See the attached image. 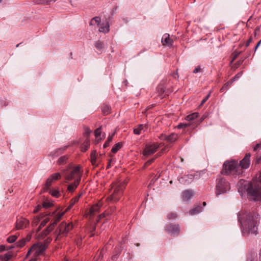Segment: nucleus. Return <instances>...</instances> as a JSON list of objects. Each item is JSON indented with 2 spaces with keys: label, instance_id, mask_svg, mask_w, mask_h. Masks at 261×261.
I'll return each mask as SVG.
<instances>
[{
  "label": "nucleus",
  "instance_id": "obj_7",
  "mask_svg": "<svg viewBox=\"0 0 261 261\" xmlns=\"http://www.w3.org/2000/svg\"><path fill=\"white\" fill-rule=\"evenodd\" d=\"M230 189V186L228 182L223 178H221L218 181L216 186V194L217 195L225 193Z\"/></svg>",
  "mask_w": 261,
  "mask_h": 261
},
{
  "label": "nucleus",
  "instance_id": "obj_62",
  "mask_svg": "<svg viewBox=\"0 0 261 261\" xmlns=\"http://www.w3.org/2000/svg\"><path fill=\"white\" fill-rule=\"evenodd\" d=\"M154 160V159H151V160H148L147 162H146V164H151V163H152L153 162V161Z\"/></svg>",
  "mask_w": 261,
  "mask_h": 261
},
{
  "label": "nucleus",
  "instance_id": "obj_58",
  "mask_svg": "<svg viewBox=\"0 0 261 261\" xmlns=\"http://www.w3.org/2000/svg\"><path fill=\"white\" fill-rule=\"evenodd\" d=\"M252 38H250L247 42H246V46L247 47L249 46V45L250 44V43L252 42Z\"/></svg>",
  "mask_w": 261,
  "mask_h": 261
},
{
  "label": "nucleus",
  "instance_id": "obj_40",
  "mask_svg": "<svg viewBox=\"0 0 261 261\" xmlns=\"http://www.w3.org/2000/svg\"><path fill=\"white\" fill-rule=\"evenodd\" d=\"M93 21H95V23H96L98 25L101 21V19L99 17H95L93 18L92 20L90 22V25H92Z\"/></svg>",
  "mask_w": 261,
  "mask_h": 261
},
{
  "label": "nucleus",
  "instance_id": "obj_23",
  "mask_svg": "<svg viewBox=\"0 0 261 261\" xmlns=\"http://www.w3.org/2000/svg\"><path fill=\"white\" fill-rule=\"evenodd\" d=\"M95 48L100 52H102L104 48V44L102 42L98 40L95 43Z\"/></svg>",
  "mask_w": 261,
  "mask_h": 261
},
{
  "label": "nucleus",
  "instance_id": "obj_12",
  "mask_svg": "<svg viewBox=\"0 0 261 261\" xmlns=\"http://www.w3.org/2000/svg\"><path fill=\"white\" fill-rule=\"evenodd\" d=\"M250 154H246L244 159L240 161V165L239 166L242 171L243 169H246L249 167L250 163Z\"/></svg>",
  "mask_w": 261,
  "mask_h": 261
},
{
  "label": "nucleus",
  "instance_id": "obj_42",
  "mask_svg": "<svg viewBox=\"0 0 261 261\" xmlns=\"http://www.w3.org/2000/svg\"><path fill=\"white\" fill-rule=\"evenodd\" d=\"M25 239H22V240H20L19 241H18L17 243V246L18 247H23L25 245Z\"/></svg>",
  "mask_w": 261,
  "mask_h": 261
},
{
  "label": "nucleus",
  "instance_id": "obj_38",
  "mask_svg": "<svg viewBox=\"0 0 261 261\" xmlns=\"http://www.w3.org/2000/svg\"><path fill=\"white\" fill-rule=\"evenodd\" d=\"M102 111L105 115H108L110 111V108L108 106H105L102 109Z\"/></svg>",
  "mask_w": 261,
  "mask_h": 261
},
{
  "label": "nucleus",
  "instance_id": "obj_22",
  "mask_svg": "<svg viewBox=\"0 0 261 261\" xmlns=\"http://www.w3.org/2000/svg\"><path fill=\"white\" fill-rule=\"evenodd\" d=\"M97 160L98 158L96 155V151L94 150L91 153V162L92 164L94 166H97L98 165L97 163Z\"/></svg>",
  "mask_w": 261,
  "mask_h": 261
},
{
  "label": "nucleus",
  "instance_id": "obj_55",
  "mask_svg": "<svg viewBox=\"0 0 261 261\" xmlns=\"http://www.w3.org/2000/svg\"><path fill=\"white\" fill-rule=\"evenodd\" d=\"M258 148H261V142L260 143L257 144L254 147L253 149L254 151H256Z\"/></svg>",
  "mask_w": 261,
  "mask_h": 261
},
{
  "label": "nucleus",
  "instance_id": "obj_17",
  "mask_svg": "<svg viewBox=\"0 0 261 261\" xmlns=\"http://www.w3.org/2000/svg\"><path fill=\"white\" fill-rule=\"evenodd\" d=\"M102 206V202L99 201L98 203L95 204L90 210V213L91 215H94L97 212H98Z\"/></svg>",
  "mask_w": 261,
  "mask_h": 261
},
{
  "label": "nucleus",
  "instance_id": "obj_44",
  "mask_svg": "<svg viewBox=\"0 0 261 261\" xmlns=\"http://www.w3.org/2000/svg\"><path fill=\"white\" fill-rule=\"evenodd\" d=\"M232 83V81H230L229 82H228L227 83H226L224 86L223 87L221 88V91H222L224 89H227L228 86L229 85H230V84H231Z\"/></svg>",
  "mask_w": 261,
  "mask_h": 261
},
{
  "label": "nucleus",
  "instance_id": "obj_49",
  "mask_svg": "<svg viewBox=\"0 0 261 261\" xmlns=\"http://www.w3.org/2000/svg\"><path fill=\"white\" fill-rule=\"evenodd\" d=\"M61 150V149H59L57 150H54L50 152L49 154V156H54L56 155V153H57L59 151Z\"/></svg>",
  "mask_w": 261,
  "mask_h": 261
},
{
  "label": "nucleus",
  "instance_id": "obj_52",
  "mask_svg": "<svg viewBox=\"0 0 261 261\" xmlns=\"http://www.w3.org/2000/svg\"><path fill=\"white\" fill-rule=\"evenodd\" d=\"M205 118H206V116H205L204 115H203L201 118H200V119L199 120V122L198 123H196V124L195 125V126L196 127L199 124L201 123L204 120V119Z\"/></svg>",
  "mask_w": 261,
  "mask_h": 261
},
{
  "label": "nucleus",
  "instance_id": "obj_30",
  "mask_svg": "<svg viewBox=\"0 0 261 261\" xmlns=\"http://www.w3.org/2000/svg\"><path fill=\"white\" fill-rule=\"evenodd\" d=\"M110 31L109 25L107 24L105 26L100 27L99 29V31L102 33H108Z\"/></svg>",
  "mask_w": 261,
  "mask_h": 261
},
{
  "label": "nucleus",
  "instance_id": "obj_25",
  "mask_svg": "<svg viewBox=\"0 0 261 261\" xmlns=\"http://www.w3.org/2000/svg\"><path fill=\"white\" fill-rule=\"evenodd\" d=\"M44 215L43 214H41L39 216H36L33 220L32 225L33 226H36L38 225L41 219L44 217Z\"/></svg>",
  "mask_w": 261,
  "mask_h": 261
},
{
  "label": "nucleus",
  "instance_id": "obj_2",
  "mask_svg": "<svg viewBox=\"0 0 261 261\" xmlns=\"http://www.w3.org/2000/svg\"><path fill=\"white\" fill-rule=\"evenodd\" d=\"M244 189L247 191L248 196L252 200H261V173L258 178V181L246 183Z\"/></svg>",
  "mask_w": 261,
  "mask_h": 261
},
{
  "label": "nucleus",
  "instance_id": "obj_3",
  "mask_svg": "<svg viewBox=\"0 0 261 261\" xmlns=\"http://www.w3.org/2000/svg\"><path fill=\"white\" fill-rule=\"evenodd\" d=\"M125 186V183L124 181H119L113 183L110 191V195L108 198V200L112 202L118 201L122 195Z\"/></svg>",
  "mask_w": 261,
  "mask_h": 261
},
{
  "label": "nucleus",
  "instance_id": "obj_51",
  "mask_svg": "<svg viewBox=\"0 0 261 261\" xmlns=\"http://www.w3.org/2000/svg\"><path fill=\"white\" fill-rule=\"evenodd\" d=\"M176 217V215L175 213H171L168 214V218L169 219H174Z\"/></svg>",
  "mask_w": 261,
  "mask_h": 261
},
{
  "label": "nucleus",
  "instance_id": "obj_13",
  "mask_svg": "<svg viewBox=\"0 0 261 261\" xmlns=\"http://www.w3.org/2000/svg\"><path fill=\"white\" fill-rule=\"evenodd\" d=\"M29 221L24 218H20L17 220L16 227L17 229H21L25 228L29 224Z\"/></svg>",
  "mask_w": 261,
  "mask_h": 261
},
{
  "label": "nucleus",
  "instance_id": "obj_6",
  "mask_svg": "<svg viewBox=\"0 0 261 261\" xmlns=\"http://www.w3.org/2000/svg\"><path fill=\"white\" fill-rule=\"evenodd\" d=\"M47 244L46 243L34 244L29 250L27 255L33 254L34 256H37L42 253L47 248Z\"/></svg>",
  "mask_w": 261,
  "mask_h": 261
},
{
  "label": "nucleus",
  "instance_id": "obj_35",
  "mask_svg": "<svg viewBox=\"0 0 261 261\" xmlns=\"http://www.w3.org/2000/svg\"><path fill=\"white\" fill-rule=\"evenodd\" d=\"M68 159V156L67 155H64L61 156L58 160V163L60 165L64 164L66 163V160Z\"/></svg>",
  "mask_w": 261,
  "mask_h": 261
},
{
  "label": "nucleus",
  "instance_id": "obj_63",
  "mask_svg": "<svg viewBox=\"0 0 261 261\" xmlns=\"http://www.w3.org/2000/svg\"><path fill=\"white\" fill-rule=\"evenodd\" d=\"M37 259L36 258H32L30 261H36Z\"/></svg>",
  "mask_w": 261,
  "mask_h": 261
},
{
  "label": "nucleus",
  "instance_id": "obj_24",
  "mask_svg": "<svg viewBox=\"0 0 261 261\" xmlns=\"http://www.w3.org/2000/svg\"><path fill=\"white\" fill-rule=\"evenodd\" d=\"M90 146V140L87 138L85 141L83 143L81 146V149L82 151H86Z\"/></svg>",
  "mask_w": 261,
  "mask_h": 261
},
{
  "label": "nucleus",
  "instance_id": "obj_53",
  "mask_svg": "<svg viewBox=\"0 0 261 261\" xmlns=\"http://www.w3.org/2000/svg\"><path fill=\"white\" fill-rule=\"evenodd\" d=\"M41 206L40 205H37L34 209V213H37L38 212H39L40 211V210L41 209Z\"/></svg>",
  "mask_w": 261,
  "mask_h": 261
},
{
  "label": "nucleus",
  "instance_id": "obj_46",
  "mask_svg": "<svg viewBox=\"0 0 261 261\" xmlns=\"http://www.w3.org/2000/svg\"><path fill=\"white\" fill-rule=\"evenodd\" d=\"M241 54L240 51H234L233 53V57L232 59L231 62H232Z\"/></svg>",
  "mask_w": 261,
  "mask_h": 261
},
{
  "label": "nucleus",
  "instance_id": "obj_9",
  "mask_svg": "<svg viewBox=\"0 0 261 261\" xmlns=\"http://www.w3.org/2000/svg\"><path fill=\"white\" fill-rule=\"evenodd\" d=\"M159 147V146L153 144H147L143 151V155L148 157L152 154L154 153Z\"/></svg>",
  "mask_w": 261,
  "mask_h": 261
},
{
  "label": "nucleus",
  "instance_id": "obj_56",
  "mask_svg": "<svg viewBox=\"0 0 261 261\" xmlns=\"http://www.w3.org/2000/svg\"><path fill=\"white\" fill-rule=\"evenodd\" d=\"M75 202L73 199H72L70 201V204L68 206L67 209H70L71 207L73 206V205L75 204Z\"/></svg>",
  "mask_w": 261,
  "mask_h": 261
},
{
  "label": "nucleus",
  "instance_id": "obj_21",
  "mask_svg": "<svg viewBox=\"0 0 261 261\" xmlns=\"http://www.w3.org/2000/svg\"><path fill=\"white\" fill-rule=\"evenodd\" d=\"M177 134L175 133H172L170 135L167 136L166 141H167L168 142L172 143L175 142L177 139Z\"/></svg>",
  "mask_w": 261,
  "mask_h": 261
},
{
  "label": "nucleus",
  "instance_id": "obj_11",
  "mask_svg": "<svg viewBox=\"0 0 261 261\" xmlns=\"http://www.w3.org/2000/svg\"><path fill=\"white\" fill-rule=\"evenodd\" d=\"M61 177V175L59 173H56L51 175L46 180L45 186L43 189V192L47 191L53 181L59 179Z\"/></svg>",
  "mask_w": 261,
  "mask_h": 261
},
{
  "label": "nucleus",
  "instance_id": "obj_19",
  "mask_svg": "<svg viewBox=\"0 0 261 261\" xmlns=\"http://www.w3.org/2000/svg\"><path fill=\"white\" fill-rule=\"evenodd\" d=\"M202 211V207L198 205L193 207L192 210H191L189 212V213L191 215H195L199 214Z\"/></svg>",
  "mask_w": 261,
  "mask_h": 261
},
{
  "label": "nucleus",
  "instance_id": "obj_16",
  "mask_svg": "<svg viewBox=\"0 0 261 261\" xmlns=\"http://www.w3.org/2000/svg\"><path fill=\"white\" fill-rule=\"evenodd\" d=\"M194 176L193 175L190 174L188 175H186L184 177H181L179 179V181L180 183H187L190 184L194 179Z\"/></svg>",
  "mask_w": 261,
  "mask_h": 261
},
{
  "label": "nucleus",
  "instance_id": "obj_27",
  "mask_svg": "<svg viewBox=\"0 0 261 261\" xmlns=\"http://www.w3.org/2000/svg\"><path fill=\"white\" fill-rule=\"evenodd\" d=\"M158 91L161 98L164 97L163 94L166 92V88L164 85H161L158 87Z\"/></svg>",
  "mask_w": 261,
  "mask_h": 261
},
{
  "label": "nucleus",
  "instance_id": "obj_28",
  "mask_svg": "<svg viewBox=\"0 0 261 261\" xmlns=\"http://www.w3.org/2000/svg\"><path fill=\"white\" fill-rule=\"evenodd\" d=\"M80 181H74L73 184H71L68 186V190L70 192H73L77 187L79 184Z\"/></svg>",
  "mask_w": 261,
  "mask_h": 261
},
{
  "label": "nucleus",
  "instance_id": "obj_54",
  "mask_svg": "<svg viewBox=\"0 0 261 261\" xmlns=\"http://www.w3.org/2000/svg\"><path fill=\"white\" fill-rule=\"evenodd\" d=\"M121 251V249H120V250L116 254L114 255L112 257V259L113 260H116V259L117 258V255L120 253Z\"/></svg>",
  "mask_w": 261,
  "mask_h": 261
},
{
  "label": "nucleus",
  "instance_id": "obj_26",
  "mask_svg": "<svg viewBox=\"0 0 261 261\" xmlns=\"http://www.w3.org/2000/svg\"><path fill=\"white\" fill-rule=\"evenodd\" d=\"M194 125V122H190L189 121H188V122L187 123H179L177 126V127L178 128H186V127H190V126H192Z\"/></svg>",
  "mask_w": 261,
  "mask_h": 261
},
{
  "label": "nucleus",
  "instance_id": "obj_10",
  "mask_svg": "<svg viewBox=\"0 0 261 261\" xmlns=\"http://www.w3.org/2000/svg\"><path fill=\"white\" fill-rule=\"evenodd\" d=\"M64 213H62L61 214H58L56 216L55 218V220L54 222L51 224L49 226H48L42 232V235L44 236H47L50 232L52 231L55 226L56 225L57 223L60 220L61 217L63 216Z\"/></svg>",
  "mask_w": 261,
  "mask_h": 261
},
{
  "label": "nucleus",
  "instance_id": "obj_59",
  "mask_svg": "<svg viewBox=\"0 0 261 261\" xmlns=\"http://www.w3.org/2000/svg\"><path fill=\"white\" fill-rule=\"evenodd\" d=\"M81 196V194H80V195H78L77 196L75 197H74V198H73L72 199H73L74 201H75V202H77V201L79 200V198H80V196Z\"/></svg>",
  "mask_w": 261,
  "mask_h": 261
},
{
  "label": "nucleus",
  "instance_id": "obj_50",
  "mask_svg": "<svg viewBox=\"0 0 261 261\" xmlns=\"http://www.w3.org/2000/svg\"><path fill=\"white\" fill-rule=\"evenodd\" d=\"M210 96V93L203 99V100H202V101L201 102V105H202L203 103H204L207 101V100L208 99Z\"/></svg>",
  "mask_w": 261,
  "mask_h": 261
},
{
  "label": "nucleus",
  "instance_id": "obj_64",
  "mask_svg": "<svg viewBox=\"0 0 261 261\" xmlns=\"http://www.w3.org/2000/svg\"><path fill=\"white\" fill-rule=\"evenodd\" d=\"M259 261H261V250H260V252L259 253Z\"/></svg>",
  "mask_w": 261,
  "mask_h": 261
},
{
  "label": "nucleus",
  "instance_id": "obj_34",
  "mask_svg": "<svg viewBox=\"0 0 261 261\" xmlns=\"http://www.w3.org/2000/svg\"><path fill=\"white\" fill-rule=\"evenodd\" d=\"M49 221V219L48 218H45L44 220H43L41 223H40V225L39 226V227L38 228L37 230V231H40V230L41 229V228L44 226Z\"/></svg>",
  "mask_w": 261,
  "mask_h": 261
},
{
  "label": "nucleus",
  "instance_id": "obj_20",
  "mask_svg": "<svg viewBox=\"0 0 261 261\" xmlns=\"http://www.w3.org/2000/svg\"><path fill=\"white\" fill-rule=\"evenodd\" d=\"M193 195V192L190 190H187L183 193V199L185 200H188Z\"/></svg>",
  "mask_w": 261,
  "mask_h": 261
},
{
  "label": "nucleus",
  "instance_id": "obj_32",
  "mask_svg": "<svg viewBox=\"0 0 261 261\" xmlns=\"http://www.w3.org/2000/svg\"><path fill=\"white\" fill-rule=\"evenodd\" d=\"M144 129V126L142 124H140L138 126L137 128H136L134 130V132L136 135H139L141 134V132L142 130Z\"/></svg>",
  "mask_w": 261,
  "mask_h": 261
},
{
  "label": "nucleus",
  "instance_id": "obj_8",
  "mask_svg": "<svg viewBox=\"0 0 261 261\" xmlns=\"http://www.w3.org/2000/svg\"><path fill=\"white\" fill-rule=\"evenodd\" d=\"M73 228V225L71 223H67L63 222L58 227L57 232L59 235L63 234L66 236L68 232Z\"/></svg>",
  "mask_w": 261,
  "mask_h": 261
},
{
  "label": "nucleus",
  "instance_id": "obj_31",
  "mask_svg": "<svg viewBox=\"0 0 261 261\" xmlns=\"http://www.w3.org/2000/svg\"><path fill=\"white\" fill-rule=\"evenodd\" d=\"M121 144L120 143H117L114 145V146L112 148L111 151L113 153H116L121 148Z\"/></svg>",
  "mask_w": 261,
  "mask_h": 261
},
{
  "label": "nucleus",
  "instance_id": "obj_61",
  "mask_svg": "<svg viewBox=\"0 0 261 261\" xmlns=\"http://www.w3.org/2000/svg\"><path fill=\"white\" fill-rule=\"evenodd\" d=\"M260 43H261V40L257 43L256 45L255 46V50H256L257 49V48L260 45Z\"/></svg>",
  "mask_w": 261,
  "mask_h": 261
},
{
  "label": "nucleus",
  "instance_id": "obj_33",
  "mask_svg": "<svg viewBox=\"0 0 261 261\" xmlns=\"http://www.w3.org/2000/svg\"><path fill=\"white\" fill-rule=\"evenodd\" d=\"M13 254L10 252L6 253L2 258V261H8L12 257Z\"/></svg>",
  "mask_w": 261,
  "mask_h": 261
},
{
  "label": "nucleus",
  "instance_id": "obj_43",
  "mask_svg": "<svg viewBox=\"0 0 261 261\" xmlns=\"http://www.w3.org/2000/svg\"><path fill=\"white\" fill-rule=\"evenodd\" d=\"M52 205H53V203H50L49 202L45 201V202H44L43 203V207L45 208H47L48 207H50Z\"/></svg>",
  "mask_w": 261,
  "mask_h": 261
},
{
  "label": "nucleus",
  "instance_id": "obj_45",
  "mask_svg": "<svg viewBox=\"0 0 261 261\" xmlns=\"http://www.w3.org/2000/svg\"><path fill=\"white\" fill-rule=\"evenodd\" d=\"M201 71L202 69L201 68V67L200 66H198L194 69L193 72L194 73H197L198 72H201Z\"/></svg>",
  "mask_w": 261,
  "mask_h": 261
},
{
  "label": "nucleus",
  "instance_id": "obj_1",
  "mask_svg": "<svg viewBox=\"0 0 261 261\" xmlns=\"http://www.w3.org/2000/svg\"><path fill=\"white\" fill-rule=\"evenodd\" d=\"M258 215L248 212H241L238 214V220L241 223L242 232L244 236L257 234Z\"/></svg>",
  "mask_w": 261,
  "mask_h": 261
},
{
  "label": "nucleus",
  "instance_id": "obj_37",
  "mask_svg": "<svg viewBox=\"0 0 261 261\" xmlns=\"http://www.w3.org/2000/svg\"><path fill=\"white\" fill-rule=\"evenodd\" d=\"M49 190V193L54 197H58L59 195V192L54 189H48L47 191Z\"/></svg>",
  "mask_w": 261,
  "mask_h": 261
},
{
  "label": "nucleus",
  "instance_id": "obj_57",
  "mask_svg": "<svg viewBox=\"0 0 261 261\" xmlns=\"http://www.w3.org/2000/svg\"><path fill=\"white\" fill-rule=\"evenodd\" d=\"M91 133V130L89 128H86L85 129V133L89 136V134Z\"/></svg>",
  "mask_w": 261,
  "mask_h": 261
},
{
  "label": "nucleus",
  "instance_id": "obj_41",
  "mask_svg": "<svg viewBox=\"0 0 261 261\" xmlns=\"http://www.w3.org/2000/svg\"><path fill=\"white\" fill-rule=\"evenodd\" d=\"M101 126H100L95 130V136L96 138H98V137L100 136L101 134Z\"/></svg>",
  "mask_w": 261,
  "mask_h": 261
},
{
  "label": "nucleus",
  "instance_id": "obj_29",
  "mask_svg": "<svg viewBox=\"0 0 261 261\" xmlns=\"http://www.w3.org/2000/svg\"><path fill=\"white\" fill-rule=\"evenodd\" d=\"M115 135V133H112L111 135H109L107 140L106 141L105 144H103V148H106L109 146L110 143L112 141L113 138Z\"/></svg>",
  "mask_w": 261,
  "mask_h": 261
},
{
  "label": "nucleus",
  "instance_id": "obj_4",
  "mask_svg": "<svg viewBox=\"0 0 261 261\" xmlns=\"http://www.w3.org/2000/svg\"><path fill=\"white\" fill-rule=\"evenodd\" d=\"M222 172L226 175H240L243 171L234 161H226L223 164Z\"/></svg>",
  "mask_w": 261,
  "mask_h": 261
},
{
  "label": "nucleus",
  "instance_id": "obj_60",
  "mask_svg": "<svg viewBox=\"0 0 261 261\" xmlns=\"http://www.w3.org/2000/svg\"><path fill=\"white\" fill-rule=\"evenodd\" d=\"M5 249V247L4 245H0V252L4 251Z\"/></svg>",
  "mask_w": 261,
  "mask_h": 261
},
{
  "label": "nucleus",
  "instance_id": "obj_18",
  "mask_svg": "<svg viewBox=\"0 0 261 261\" xmlns=\"http://www.w3.org/2000/svg\"><path fill=\"white\" fill-rule=\"evenodd\" d=\"M198 116V113H193L190 115H188L186 117V120L188 121H189L190 122H194V126L193 127V128H194L196 126L195 125L196 123H195V119H196Z\"/></svg>",
  "mask_w": 261,
  "mask_h": 261
},
{
  "label": "nucleus",
  "instance_id": "obj_14",
  "mask_svg": "<svg viewBox=\"0 0 261 261\" xmlns=\"http://www.w3.org/2000/svg\"><path fill=\"white\" fill-rule=\"evenodd\" d=\"M166 230L171 236L178 234L179 232V227L177 225H169L167 227Z\"/></svg>",
  "mask_w": 261,
  "mask_h": 261
},
{
  "label": "nucleus",
  "instance_id": "obj_47",
  "mask_svg": "<svg viewBox=\"0 0 261 261\" xmlns=\"http://www.w3.org/2000/svg\"><path fill=\"white\" fill-rule=\"evenodd\" d=\"M159 138L161 140H166V139L167 138V135H166L165 134H162L159 136Z\"/></svg>",
  "mask_w": 261,
  "mask_h": 261
},
{
  "label": "nucleus",
  "instance_id": "obj_36",
  "mask_svg": "<svg viewBox=\"0 0 261 261\" xmlns=\"http://www.w3.org/2000/svg\"><path fill=\"white\" fill-rule=\"evenodd\" d=\"M51 2V0H37L36 3L42 5H48Z\"/></svg>",
  "mask_w": 261,
  "mask_h": 261
},
{
  "label": "nucleus",
  "instance_id": "obj_48",
  "mask_svg": "<svg viewBox=\"0 0 261 261\" xmlns=\"http://www.w3.org/2000/svg\"><path fill=\"white\" fill-rule=\"evenodd\" d=\"M242 72L238 73L237 74H236V75H235V76H234L232 79H231V81H232V82H233V81H234L236 79H239L240 77H241V76L242 75Z\"/></svg>",
  "mask_w": 261,
  "mask_h": 261
},
{
  "label": "nucleus",
  "instance_id": "obj_39",
  "mask_svg": "<svg viewBox=\"0 0 261 261\" xmlns=\"http://www.w3.org/2000/svg\"><path fill=\"white\" fill-rule=\"evenodd\" d=\"M16 239H17V236L15 235H13V236L8 237L7 238V241L9 243H12L14 242Z\"/></svg>",
  "mask_w": 261,
  "mask_h": 261
},
{
  "label": "nucleus",
  "instance_id": "obj_15",
  "mask_svg": "<svg viewBox=\"0 0 261 261\" xmlns=\"http://www.w3.org/2000/svg\"><path fill=\"white\" fill-rule=\"evenodd\" d=\"M172 40L170 38V36L168 34H165L162 38V43L163 45H167L168 46L172 45Z\"/></svg>",
  "mask_w": 261,
  "mask_h": 261
},
{
  "label": "nucleus",
  "instance_id": "obj_5",
  "mask_svg": "<svg viewBox=\"0 0 261 261\" xmlns=\"http://www.w3.org/2000/svg\"><path fill=\"white\" fill-rule=\"evenodd\" d=\"M63 173L67 181L74 179L75 181H80L81 179V167L78 166L74 168L65 169Z\"/></svg>",
  "mask_w": 261,
  "mask_h": 261
}]
</instances>
